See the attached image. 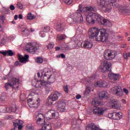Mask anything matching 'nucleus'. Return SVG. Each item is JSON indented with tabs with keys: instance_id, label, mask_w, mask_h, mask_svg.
Listing matches in <instances>:
<instances>
[{
	"instance_id": "obj_64",
	"label": "nucleus",
	"mask_w": 130,
	"mask_h": 130,
	"mask_svg": "<svg viewBox=\"0 0 130 130\" xmlns=\"http://www.w3.org/2000/svg\"><path fill=\"white\" fill-rule=\"evenodd\" d=\"M18 18L19 19H23V15H22V14H19L18 16Z\"/></svg>"
},
{
	"instance_id": "obj_13",
	"label": "nucleus",
	"mask_w": 130,
	"mask_h": 130,
	"mask_svg": "<svg viewBox=\"0 0 130 130\" xmlns=\"http://www.w3.org/2000/svg\"><path fill=\"white\" fill-rule=\"evenodd\" d=\"M57 112L54 110H50L47 113V119H52L57 117Z\"/></svg>"
},
{
	"instance_id": "obj_42",
	"label": "nucleus",
	"mask_w": 130,
	"mask_h": 130,
	"mask_svg": "<svg viewBox=\"0 0 130 130\" xmlns=\"http://www.w3.org/2000/svg\"><path fill=\"white\" fill-rule=\"evenodd\" d=\"M8 109H9V107H5L2 109V112H3L4 113H10V111L9 110H8Z\"/></svg>"
},
{
	"instance_id": "obj_49",
	"label": "nucleus",
	"mask_w": 130,
	"mask_h": 130,
	"mask_svg": "<svg viewBox=\"0 0 130 130\" xmlns=\"http://www.w3.org/2000/svg\"><path fill=\"white\" fill-rule=\"evenodd\" d=\"M14 65L15 66V67H18V66H21V63H20V62H19V61H16L15 62Z\"/></svg>"
},
{
	"instance_id": "obj_19",
	"label": "nucleus",
	"mask_w": 130,
	"mask_h": 130,
	"mask_svg": "<svg viewBox=\"0 0 130 130\" xmlns=\"http://www.w3.org/2000/svg\"><path fill=\"white\" fill-rule=\"evenodd\" d=\"M109 115H111V117L113 119H115V120H118L122 117V113L118 112V113H109Z\"/></svg>"
},
{
	"instance_id": "obj_51",
	"label": "nucleus",
	"mask_w": 130,
	"mask_h": 130,
	"mask_svg": "<svg viewBox=\"0 0 130 130\" xmlns=\"http://www.w3.org/2000/svg\"><path fill=\"white\" fill-rule=\"evenodd\" d=\"M0 20L2 21L3 23L5 21V16H0Z\"/></svg>"
},
{
	"instance_id": "obj_16",
	"label": "nucleus",
	"mask_w": 130,
	"mask_h": 130,
	"mask_svg": "<svg viewBox=\"0 0 130 130\" xmlns=\"http://www.w3.org/2000/svg\"><path fill=\"white\" fill-rule=\"evenodd\" d=\"M18 59L19 60L20 62H22V63H26V62H28V59H29V55L24 54V56H23L22 55L20 54H18Z\"/></svg>"
},
{
	"instance_id": "obj_5",
	"label": "nucleus",
	"mask_w": 130,
	"mask_h": 130,
	"mask_svg": "<svg viewBox=\"0 0 130 130\" xmlns=\"http://www.w3.org/2000/svg\"><path fill=\"white\" fill-rule=\"evenodd\" d=\"M99 16V13H92V14H88L86 16V21L88 24H94V23H97V20Z\"/></svg>"
},
{
	"instance_id": "obj_23",
	"label": "nucleus",
	"mask_w": 130,
	"mask_h": 130,
	"mask_svg": "<svg viewBox=\"0 0 130 130\" xmlns=\"http://www.w3.org/2000/svg\"><path fill=\"white\" fill-rule=\"evenodd\" d=\"M47 84H53V83H54V82H55V80H56L55 79V75L52 74L50 75L49 77L47 78Z\"/></svg>"
},
{
	"instance_id": "obj_40",
	"label": "nucleus",
	"mask_w": 130,
	"mask_h": 130,
	"mask_svg": "<svg viewBox=\"0 0 130 130\" xmlns=\"http://www.w3.org/2000/svg\"><path fill=\"white\" fill-rule=\"evenodd\" d=\"M63 88L65 93H69V86L67 84L64 85Z\"/></svg>"
},
{
	"instance_id": "obj_34",
	"label": "nucleus",
	"mask_w": 130,
	"mask_h": 130,
	"mask_svg": "<svg viewBox=\"0 0 130 130\" xmlns=\"http://www.w3.org/2000/svg\"><path fill=\"white\" fill-rule=\"evenodd\" d=\"M27 19L28 20H34V19H35V15H34V14H32L31 13H29L27 15Z\"/></svg>"
},
{
	"instance_id": "obj_17",
	"label": "nucleus",
	"mask_w": 130,
	"mask_h": 130,
	"mask_svg": "<svg viewBox=\"0 0 130 130\" xmlns=\"http://www.w3.org/2000/svg\"><path fill=\"white\" fill-rule=\"evenodd\" d=\"M108 77L111 81H119L120 79L119 74H114L113 73H110L108 74Z\"/></svg>"
},
{
	"instance_id": "obj_30",
	"label": "nucleus",
	"mask_w": 130,
	"mask_h": 130,
	"mask_svg": "<svg viewBox=\"0 0 130 130\" xmlns=\"http://www.w3.org/2000/svg\"><path fill=\"white\" fill-rule=\"evenodd\" d=\"M23 121L17 119L14 122V126L17 127L18 125H23Z\"/></svg>"
},
{
	"instance_id": "obj_50",
	"label": "nucleus",
	"mask_w": 130,
	"mask_h": 130,
	"mask_svg": "<svg viewBox=\"0 0 130 130\" xmlns=\"http://www.w3.org/2000/svg\"><path fill=\"white\" fill-rule=\"evenodd\" d=\"M123 92H124L126 95H127V94H128V90H127L126 88H123Z\"/></svg>"
},
{
	"instance_id": "obj_14",
	"label": "nucleus",
	"mask_w": 130,
	"mask_h": 130,
	"mask_svg": "<svg viewBox=\"0 0 130 130\" xmlns=\"http://www.w3.org/2000/svg\"><path fill=\"white\" fill-rule=\"evenodd\" d=\"M94 85L95 87H100L101 88L104 87L108 88L110 87L109 83H107L101 80L95 82Z\"/></svg>"
},
{
	"instance_id": "obj_10",
	"label": "nucleus",
	"mask_w": 130,
	"mask_h": 130,
	"mask_svg": "<svg viewBox=\"0 0 130 130\" xmlns=\"http://www.w3.org/2000/svg\"><path fill=\"white\" fill-rule=\"evenodd\" d=\"M111 90L112 91L114 95H116V96H122V89H121V86H116L112 87Z\"/></svg>"
},
{
	"instance_id": "obj_25",
	"label": "nucleus",
	"mask_w": 130,
	"mask_h": 130,
	"mask_svg": "<svg viewBox=\"0 0 130 130\" xmlns=\"http://www.w3.org/2000/svg\"><path fill=\"white\" fill-rule=\"evenodd\" d=\"M47 84H46V82L44 81H41L40 84L37 83L36 84V87L38 88H40L41 89H43L44 87H46Z\"/></svg>"
},
{
	"instance_id": "obj_20",
	"label": "nucleus",
	"mask_w": 130,
	"mask_h": 130,
	"mask_svg": "<svg viewBox=\"0 0 130 130\" xmlns=\"http://www.w3.org/2000/svg\"><path fill=\"white\" fill-rule=\"evenodd\" d=\"M110 102L112 104V106L113 108H115L116 109H119L120 108V107L121 106L120 105V103L117 101L116 99L114 100H111Z\"/></svg>"
},
{
	"instance_id": "obj_31",
	"label": "nucleus",
	"mask_w": 130,
	"mask_h": 130,
	"mask_svg": "<svg viewBox=\"0 0 130 130\" xmlns=\"http://www.w3.org/2000/svg\"><path fill=\"white\" fill-rule=\"evenodd\" d=\"M57 27V31H59V32H61L62 30H63V26H62V24L61 23H58L56 25Z\"/></svg>"
},
{
	"instance_id": "obj_55",
	"label": "nucleus",
	"mask_w": 130,
	"mask_h": 130,
	"mask_svg": "<svg viewBox=\"0 0 130 130\" xmlns=\"http://www.w3.org/2000/svg\"><path fill=\"white\" fill-rule=\"evenodd\" d=\"M60 56L61 57V58H66V55H64L63 53L60 54Z\"/></svg>"
},
{
	"instance_id": "obj_24",
	"label": "nucleus",
	"mask_w": 130,
	"mask_h": 130,
	"mask_svg": "<svg viewBox=\"0 0 130 130\" xmlns=\"http://www.w3.org/2000/svg\"><path fill=\"white\" fill-rule=\"evenodd\" d=\"M100 98H105V99H108L109 94L108 92L105 91H101L99 94Z\"/></svg>"
},
{
	"instance_id": "obj_21",
	"label": "nucleus",
	"mask_w": 130,
	"mask_h": 130,
	"mask_svg": "<svg viewBox=\"0 0 130 130\" xmlns=\"http://www.w3.org/2000/svg\"><path fill=\"white\" fill-rule=\"evenodd\" d=\"M84 11H85L87 14H91L92 12H96L97 11V9L96 7L94 6H89L86 7L83 9Z\"/></svg>"
},
{
	"instance_id": "obj_53",
	"label": "nucleus",
	"mask_w": 130,
	"mask_h": 130,
	"mask_svg": "<svg viewBox=\"0 0 130 130\" xmlns=\"http://www.w3.org/2000/svg\"><path fill=\"white\" fill-rule=\"evenodd\" d=\"M40 36H42V37H45V34H44V31H42L40 34Z\"/></svg>"
},
{
	"instance_id": "obj_3",
	"label": "nucleus",
	"mask_w": 130,
	"mask_h": 130,
	"mask_svg": "<svg viewBox=\"0 0 130 130\" xmlns=\"http://www.w3.org/2000/svg\"><path fill=\"white\" fill-rule=\"evenodd\" d=\"M5 87L7 91L10 90V89L12 88V90L15 91L17 89H19V79L16 78H12L9 81V82H7L5 83Z\"/></svg>"
},
{
	"instance_id": "obj_36",
	"label": "nucleus",
	"mask_w": 130,
	"mask_h": 130,
	"mask_svg": "<svg viewBox=\"0 0 130 130\" xmlns=\"http://www.w3.org/2000/svg\"><path fill=\"white\" fill-rule=\"evenodd\" d=\"M8 109L9 110L10 112H16L17 111V107L16 106L12 107H8Z\"/></svg>"
},
{
	"instance_id": "obj_52",
	"label": "nucleus",
	"mask_w": 130,
	"mask_h": 130,
	"mask_svg": "<svg viewBox=\"0 0 130 130\" xmlns=\"http://www.w3.org/2000/svg\"><path fill=\"white\" fill-rule=\"evenodd\" d=\"M10 9L11 10V11H14V10H15V6L13 5H10Z\"/></svg>"
},
{
	"instance_id": "obj_7",
	"label": "nucleus",
	"mask_w": 130,
	"mask_h": 130,
	"mask_svg": "<svg viewBox=\"0 0 130 130\" xmlns=\"http://www.w3.org/2000/svg\"><path fill=\"white\" fill-rule=\"evenodd\" d=\"M104 56L105 59L111 60V59H113V58L116 56V52L114 51L107 49L104 51Z\"/></svg>"
},
{
	"instance_id": "obj_6",
	"label": "nucleus",
	"mask_w": 130,
	"mask_h": 130,
	"mask_svg": "<svg viewBox=\"0 0 130 130\" xmlns=\"http://www.w3.org/2000/svg\"><path fill=\"white\" fill-rule=\"evenodd\" d=\"M103 64L99 67V70L102 73H107V72H111V63L108 61L104 60Z\"/></svg>"
},
{
	"instance_id": "obj_27",
	"label": "nucleus",
	"mask_w": 130,
	"mask_h": 130,
	"mask_svg": "<svg viewBox=\"0 0 130 130\" xmlns=\"http://www.w3.org/2000/svg\"><path fill=\"white\" fill-rule=\"evenodd\" d=\"M27 51L29 52H36V50L33 46V45L31 44L29 46L26 47Z\"/></svg>"
},
{
	"instance_id": "obj_44",
	"label": "nucleus",
	"mask_w": 130,
	"mask_h": 130,
	"mask_svg": "<svg viewBox=\"0 0 130 130\" xmlns=\"http://www.w3.org/2000/svg\"><path fill=\"white\" fill-rule=\"evenodd\" d=\"M65 37H66V36H64V35H60L57 36V38L59 40H63Z\"/></svg>"
},
{
	"instance_id": "obj_59",
	"label": "nucleus",
	"mask_w": 130,
	"mask_h": 130,
	"mask_svg": "<svg viewBox=\"0 0 130 130\" xmlns=\"http://www.w3.org/2000/svg\"><path fill=\"white\" fill-rule=\"evenodd\" d=\"M1 99L2 101H5V99H6V96H5L4 95H2L1 97Z\"/></svg>"
},
{
	"instance_id": "obj_26",
	"label": "nucleus",
	"mask_w": 130,
	"mask_h": 130,
	"mask_svg": "<svg viewBox=\"0 0 130 130\" xmlns=\"http://www.w3.org/2000/svg\"><path fill=\"white\" fill-rule=\"evenodd\" d=\"M83 46L86 48H88L89 49H91V48L93 47V44H92L91 42L86 41L84 44Z\"/></svg>"
},
{
	"instance_id": "obj_57",
	"label": "nucleus",
	"mask_w": 130,
	"mask_h": 130,
	"mask_svg": "<svg viewBox=\"0 0 130 130\" xmlns=\"http://www.w3.org/2000/svg\"><path fill=\"white\" fill-rule=\"evenodd\" d=\"M0 53L4 55V56H6V51H0Z\"/></svg>"
},
{
	"instance_id": "obj_9",
	"label": "nucleus",
	"mask_w": 130,
	"mask_h": 130,
	"mask_svg": "<svg viewBox=\"0 0 130 130\" xmlns=\"http://www.w3.org/2000/svg\"><path fill=\"white\" fill-rule=\"evenodd\" d=\"M66 106L67 104L63 101H59L57 104L56 108L60 112H64L66 111Z\"/></svg>"
},
{
	"instance_id": "obj_11",
	"label": "nucleus",
	"mask_w": 130,
	"mask_h": 130,
	"mask_svg": "<svg viewBox=\"0 0 130 130\" xmlns=\"http://www.w3.org/2000/svg\"><path fill=\"white\" fill-rule=\"evenodd\" d=\"M119 11L120 13L123 15H125V14L130 13V5L120 6L119 8Z\"/></svg>"
},
{
	"instance_id": "obj_47",
	"label": "nucleus",
	"mask_w": 130,
	"mask_h": 130,
	"mask_svg": "<svg viewBox=\"0 0 130 130\" xmlns=\"http://www.w3.org/2000/svg\"><path fill=\"white\" fill-rule=\"evenodd\" d=\"M64 3L67 4V5H71L73 3V0H64Z\"/></svg>"
},
{
	"instance_id": "obj_35",
	"label": "nucleus",
	"mask_w": 130,
	"mask_h": 130,
	"mask_svg": "<svg viewBox=\"0 0 130 130\" xmlns=\"http://www.w3.org/2000/svg\"><path fill=\"white\" fill-rule=\"evenodd\" d=\"M52 90H53V88L50 87V85L47 84V85L46 86V91L48 92V93H49V92L52 91Z\"/></svg>"
},
{
	"instance_id": "obj_12",
	"label": "nucleus",
	"mask_w": 130,
	"mask_h": 130,
	"mask_svg": "<svg viewBox=\"0 0 130 130\" xmlns=\"http://www.w3.org/2000/svg\"><path fill=\"white\" fill-rule=\"evenodd\" d=\"M93 113L95 115L100 116V115H103L104 113V110L102 108H99L97 106H94L93 107Z\"/></svg>"
},
{
	"instance_id": "obj_63",
	"label": "nucleus",
	"mask_w": 130,
	"mask_h": 130,
	"mask_svg": "<svg viewBox=\"0 0 130 130\" xmlns=\"http://www.w3.org/2000/svg\"><path fill=\"white\" fill-rule=\"evenodd\" d=\"M123 57L125 59H127V54L126 53L123 54Z\"/></svg>"
},
{
	"instance_id": "obj_15",
	"label": "nucleus",
	"mask_w": 130,
	"mask_h": 130,
	"mask_svg": "<svg viewBox=\"0 0 130 130\" xmlns=\"http://www.w3.org/2000/svg\"><path fill=\"white\" fill-rule=\"evenodd\" d=\"M60 96H61V93H60V92L55 91L50 94L49 98L50 100H51L52 101H56Z\"/></svg>"
},
{
	"instance_id": "obj_1",
	"label": "nucleus",
	"mask_w": 130,
	"mask_h": 130,
	"mask_svg": "<svg viewBox=\"0 0 130 130\" xmlns=\"http://www.w3.org/2000/svg\"><path fill=\"white\" fill-rule=\"evenodd\" d=\"M88 35L90 39H94L95 37L96 41H101V42H105L107 39V32L105 28H97L96 27H92L88 30Z\"/></svg>"
},
{
	"instance_id": "obj_58",
	"label": "nucleus",
	"mask_w": 130,
	"mask_h": 130,
	"mask_svg": "<svg viewBox=\"0 0 130 130\" xmlns=\"http://www.w3.org/2000/svg\"><path fill=\"white\" fill-rule=\"evenodd\" d=\"M55 49L56 51H58L59 50H60V47L58 46L55 47Z\"/></svg>"
},
{
	"instance_id": "obj_39",
	"label": "nucleus",
	"mask_w": 130,
	"mask_h": 130,
	"mask_svg": "<svg viewBox=\"0 0 130 130\" xmlns=\"http://www.w3.org/2000/svg\"><path fill=\"white\" fill-rule=\"evenodd\" d=\"M36 62L38 63H42V62H43V59L40 57H38L36 59Z\"/></svg>"
},
{
	"instance_id": "obj_33",
	"label": "nucleus",
	"mask_w": 130,
	"mask_h": 130,
	"mask_svg": "<svg viewBox=\"0 0 130 130\" xmlns=\"http://www.w3.org/2000/svg\"><path fill=\"white\" fill-rule=\"evenodd\" d=\"M32 44L36 51L39 49V48L40 47V45L38 43L34 42Z\"/></svg>"
},
{
	"instance_id": "obj_32",
	"label": "nucleus",
	"mask_w": 130,
	"mask_h": 130,
	"mask_svg": "<svg viewBox=\"0 0 130 130\" xmlns=\"http://www.w3.org/2000/svg\"><path fill=\"white\" fill-rule=\"evenodd\" d=\"M37 123L39 124L41 123V124H44L45 123V119H41L40 118H37Z\"/></svg>"
},
{
	"instance_id": "obj_56",
	"label": "nucleus",
	"mask_w": 130,
	"mask_h": 130,
	"mask_svg": "<svg viewBox=\"0 0 130 130\" xmlns=\"http://www.w3.org/2000/svg\"><path fill=\"white\" fill-rule=\"evenodd\" d=\"M28 32H29V31L28 30V29L25 28L24 30H23L22 31V33H28Z\"/></svg>"
},
{
	"instance_id": "obj_61",
	"label": "nucleus",
	"mask_w": 130,
	"mask_h": 130,
	"mask_svg": "<svg viewBox=\"0 0 130 130\" xmlns=\"http://www.w3.org/2000/svg\"><path fill=\"white\" fill-rule=\"evenodd\" d=\"M78 46H80L77 45V43H75L73 45V48H77Z\"/></svg>"
},
{
	"instance_id": "obj_37",
	"label": "nucleus",
	"mask_w": 130,
	"mask_h": 130,
	"mask_svg": "<svg viewBox=\"0 0 130 130\" xmlns=\"http://www.w3.org/2000/svg\"><path fill=\"white\" fill-rule=\"evenodd\" d=\"M6 52V55L8 54L9 56H13L14 55V52L12 51V50H9L8 51H5Z\"/></svg>"
},
{
	"instance_id": "obj_18",
	"label": "nucleus",
	"mask_w": 130,
	"mask_h": 130,
	"mask_svg": "<svg viewBox=\"0 0 130 130\" xmlns=\"http://www.w3.org/2000/svg\"><path fill=\"white\" fill-rule=\"evenodd\" d=\"M97 23H99L101 25H106L107 23H109V21L107 19L104 18L100 14H99V17H98Z\"/></svg>"
},
{
	"instance_id": "obj_4",
	"label": "nucleus",
	"mask_w": 130,
	"mask_h": 130,
	"mask_svg": "<svg viewBox=\"0 0 130 130\" xmlns=\"http://www.w3.org/2000/svg\"><path fill=\"white\" fill-rule=\"evenodd\" d=\"M79 7L80 12H77L72 14L71 18H71L70 20H73V21L75 23H83L84 19L81 13L83 11V8L81 5H79Z\"/></svg>"
},
{
	"instance_id": "obj_62",
	"label": "nucleus",
	"mask_w": 130,
	"mask_h": 130,
	"mask_svg": "<svg viewBox=\"0 0 130 130\" xmlns=\"http://www.w3.org/2000/svg\"><path fill=\"white\" fill-rule=\"evenodd\" d=\"M5 40L4 39H3L1 42V44L2 45V46H3V45H4V44H5Z\"/></svg>"
},
{
	"instance_id": "obj_48",
	"label": "nucleus",
	"mask_w": 130,
	"mask_h": 130,
	"mask_svg": "<svg viewBox=\"0 0 130 130\" xmlns=\"http://www.w3.org/2000/svg\"><path fill=\"white\" fill-rule=\"evenodd\" d=\"M70 44H66V45H65V46H64V49L66 50H69V49H70V48H71V47H70Z\"/></svg>"
},
{
	"instance_id": "obj_2",
	"label": "nucleus",
	"mask_w": 130,
	"mask_h": 130,
	"mask_svg": "<svg viewBox=\"0 0 130 130\" xmlns=\"http://www.w3.org/2000/svg\"><path fill=\"white\" fill-rule=\"evenodd\" d=\"M98 2L101 6L100 10L104 13L111 12V9H112L111 6L117 8L118 4L116 0H109L108 3L106 2L105 0H98Z\"/></svg>"
},
{
	"instance_id": "obj_45",
	"label": "nucleus",
	"mask_w": 130,
	"mask_h": 130,
	"mask_svg": "<svg viewBox=\"0 0 130 130\" xmlns=\"http://www.w3.org/2000/svg\"><path fill=\"white\" fill-rule=\"evenodd\" d=\"M90 92H91V88H90V87H87L84 92V94L87 95V94H89V93H90Z\"/></svg>"
},
{
	"instance_id": "obj_38",
	"label": "nucleus",
	"mask_w": 130,
	"mask_h": 130,
	"mask_svg": "<svg viewBox=\"0 0 130 130\" xmlns=\"http://www.w3.org/2000/svg\"><path fill=\"white\" fill-rule=\"evenodd\" d=\"M54 47V44L53 43H50L47 45V49H52Z\"/></svg>"
},
{
	"instance_id": "obj_46",
	"label": "nucleus",
	"mask_w": 130,
	"mask_h": 130,
	"mask_svg": "<svg viewBox=\"0 0 130 130\" xmlns=\"http://www.w3.org/2000/svg\"><path fill=\"white\" fill-rule=\"evenodd\" d=\"M17 8L22 10V9H23V5H22V4H21V3L19 2V3H18V4L17 5Z\"/></svg>"
},
{
	"instance_id": "obj_22",
	"label": "nucleus",
	"mask_w": 130,
	"mask_h": 130,
	"mask_svg": "<svg viewBox=\"0 0 130 130\" xmlns=\"http://www.w3.org/2000/svg\"><path fill=\"white\" fill-rule=\"evenodd\" d=\"M93 105H96V106H103V102L100 101L98 98H96L94 99L92 102Z\"/></svg>"
},
{
	"instance_id": "obj_28",
	"label": "nucleus",
	"mask_w": 130,
	"mask_h": 130,
	"mask_svg": "<svg viewBox=\"0 0 130 130\" xmlns=\"http://www.w3.org/2000/svg\"><path fill=\"white\" fill-rule=\"evenodd\" d=\"M44 77H47V76H50L51 75V71H50V69L48 68H45L44 69Z\"/></svg>"
},
{
	"instance_id": "obj_8",
	"label": "nucleus",
	"mask_w": 130,
	"mask_h": 130,
	"mask_svg": "<svg viewBox=\"0 0 130 130\" xmlns=\"http://www.w3.org/2000/svg\"><path fill=\"white\" fill-rule=\"evenodd\" d=\"M27 104L29 107H38L40 105V99H29L27 100Z\"/></svg>"
},
{
	"instance_id": "obj_41",
	"label": "nucleus",
	"mask_w": 130,
	"mask_h": 130,
	"mask_svg": "<svg viewBox=\"0 0 130 130\" xmlns=\"http://www.w3.org/2000/svg\"><path fill=\"white\" fill-rule=\"evenodd\" d=\"M36 118H41L42 119H45V118L44 117V115L43 114L40 113L38 114L37 115H36Z\"/></svg>"
},
{
	"instance_id": "obj_43",
	"label": "nucleus",
	"mask_w": 130,
	"mask_h": 130,
	"mask_svg": "<svg viewBox=\"0 0 130 130\" xmlns=\"http://www.w3.org/2000/svg\"><path fill=\"white\" fill-rule=\"evenodd\" d=\"M44 32L47 33V32H49L50 31V27L49 26H45L43 29Z\"/></svg>"
},
{
	"instance_id": "obj_54",
	"label": "nucleus",
	"mask_w": 130,
	"mask_h": 130,
	"mask_svg": "<svg viewBox=\"0 0 130 130\" xmlns=\"http://www.w3.org/2000/svg\"><path fill=\"white\" fill-rule=\"evenodd\" d=\"M82 98V95H80V94H77L76 96V99H81V98Z\"/></svg>"
},
{
	"instance_id": "obj_60",
	"label": "nucleus",
	"mask_w": 130,
	"mask_h": 130,
	"mask_svg": "<svg viewBox=\"0 0 130 130\" xmlns=\"http://www.w3.org/2000/svg\"><path fill=\"white\" fill-rule=\"evenodd\" d=\"M18 129H22L23 128V125H18Z\"/></svg>"
},
{
	"instance_id": "obj_29",
	"label": "nucleus",
	"mask_w": 130,
	"mask_h": 130,
	"mask_svg": "<svg viewBox=\"0 0 130 130\" xmlns=\"http://www.w3.org/2000/svg\"><path fill=\"white\" fill-rule=\"evenodd\" d=\"M43 130H51L52 127L51 124H44L42 128Z\"/></svg>"
}]
</instances>
